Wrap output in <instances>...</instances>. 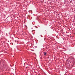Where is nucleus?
I'll return each instance as SVG.
<instances>
[{
  "instance_id": "f257e3e1",
  "label": "nucleus",
  "mask_w": 75,
  "mask_h": 75,
  "mask_svg": "<svg viewBox=\"0 0 75 75\" xmlns=\"http://www.w3.org/2000/svg\"><path fill=\"white\" fill-rule=\"evenodd\" d=\"M44 55L45 56L47 55V53H46V52H44Z\"/></svg>"
}]
</instances>
